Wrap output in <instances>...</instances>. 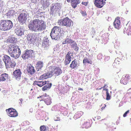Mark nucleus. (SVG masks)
Here are the masks:
<instances>
[{
    "mask_svg": "<svg viewBox=\"0 0 131 131\" xmlns=\"http://www.w3.org/2000/svg\"><path fill=\"white\" fill-rule=\"evenodd\" d=\"M44 21L38 19L34 20L28 25L29 29L35 32L41 31L44 29Z\"/></svg>",
    "mask_w": 131,
    "mask_h": 131,
    "instance_id": "f257e3e1",
    "label": "nucleus"
},
{
    "mask_svg": "<svg viewBox=\"0 0 131 131\" xmlns=\"http://www.w3.org/2000/svg\"><path fill=\"white\" fill-rule=\"evenodd\" d=\"M7 50L9 55L15 59L18 58L21 54V51L19 47L15 44H10L8 46Z\"/></svg>",
    "mask_w": 131,
    "mask_h": 131,
    "instance_id": "f03ea898",
    "label": "nucleus"
},
{
    "mask_svg": "<svg viewBox=\"0 0 131 131\" xmlns=\"http://www.w3.org/2000/svg\"><path fill=\"white\" fill-rule=\"evenodd\" d=\"M45 73L41 75L40 77V79H45L51 77L54 73L57 76L60 75L62 73V70L59 68H56L53 71L52 69H49Z\"/></svg>",
    "mask_w": 131,
    "mask_h": 131,
    "instance_id": "7ed1b4c3",
    "label": "nucleus"
},
{
    "mask_svg": "<svg viewBox=\"0 0 131 131\" xmlns=\"http://www.w3.org/2000/svg\"><path fill=\"white\" fill-rule=\"evenodd\" d=\"M64 34L63 30H61L59 27L55 26L52 29L50 35L52 39L57 40L60 37L63 36Z\"/></svg>",
    "mask_w": 131,
    "mask_h": 131,
    "instance_id": "20e7f679",
    "label": "nucleus"
},
{
    "mask_svg": "<svg viewBox=\"0 0 131 131\" xmlns=\"http://www.w3.org/2000/svg\"><path fill=\"white\" fill-rule=\"evenodd\" d=\"M13 27L12 22L9 20L0 21V29L1 30L7 31L11 29Z\"/></svg>",
    "mask_w": 131,
    "mask_h": 131,
    "instance_id": "39448f33",
    "label": "nucleus"
},
{
    "mask_svg": "<svg viewBox=\"0 0 131 131\" xmlns=\"http://www.w3.org/2000/svg\"><path fill=\"white\" fill-rule=\"evenodd\" d=\"M3 60L4 62L6 68H14L16 65V63L13 60H11L10 57L7 55H4Z\"/></svg>",
    "mask_w": 131,
    "mask_h": 131,
    "instance_id": "423d86ee",
    "label": "nucleus"
},
{
    "mask_svg": "<svg viewBox=\"0 0 131 131\" xmlns=\"http://www.w3.org/2000/svg\"><path fill=\"white\" fill-rule=\"evenodd\" d=\"M72 22L70 19L67 17L59 20L58 24L60 26H66V27H69L70 26Z\"/></svg>",
    "mask_w": 131,
    "mask_h": 131,
    "instance_id": "0eeeda50",
    "label": "nucleus"
},
{
    "mask_svg": "<svg viewBox=\"0 0 131 131\" xmlns=\"http://www.w3.org/2000/svg\"><path fill=\"white\" fill-rule=\"evenodd\" d=\"M61 4L58 3L52 4L50 7V14H52L58 13L61 9Z\"/></svg>",
    "mask_w": 131,
    "mask_h": 131,
    "instance_id": "6e6552de",
    "label": "nucleus"
},
{
    "mask_svg": "<svg viewBox=\"0 0 131 131\" xmlns=\"http://www.w3.org/2000/svg\"><path fill=\"white\" fill-rule=\"evenodd\" d=\"M28 17L27 13L24 12L20 13L18 17V21L22 24L25 23Z\"/></svg>",
    "mask_w": 131,
    "mask_h": 131,
    "instance_id": "1a4fd4ad",
    "label": "nucleus"
},
{
    "mask_svg": "<svg viewBox=\"0 0 131 131\" xmlns=\"http://www.w3.org/2000/svg\"><path fill=\"white\" fill-rule=\"evenodd\" d=\"M37 35L36 34H28L27 37V40L28 44H34L35 42Z\"/></svg>",
    "mask_w": 131,
    "mask_h": 131,
    "instance_id": "9d476101",
    "label": "nucleus"
},
{
    "mask_svg": "<svg viewBox=\"0 0 131 131\" xmlns=\"http://www.w3.org/2000/svg\"><path fill=\"white\" fill-rule=\"evenodd\" d=\"M33 51L31 50H27L22 54L21 57L24 59L31 58L33 54Z\"/></svg>",
    "mask_w": 131,
    "mask_h": 131,
    "instance_id": "9b49d317",
    "label": "nucleus"
},
{
    "mask_svg": "<svg viewBox=\"0 0 131 131\" xmlns=\"http://www.w3.org/2000/svg\"><path fill=\"white\" fill-rule=\"evenodd\" d=\"M7 115L11 117H15L18 116V113L16 110L12 108L6 110Z\"/></svg>",
    "mask_w": 131,
    "mask_h": 131,
    "instance_id": "f8f14e48",
    "label": "nucleus"
},
{
    "mask_svg": "<svg viewBox=\"0 0 131 131\" xmlns=\"http://www.w3.org/2000/svg\"><path fill=\"white\" fill-rule=\"evenodd\" d=\"M13 78L16 80L19 81L21 78V72L20 69L15 70L13 73Z\"/></svg>",
    "mask_w": 131,
    "mask_h": 131,
    "instance_id": "ddd939ff",
    "label": "nucleus"
},
{
    "mask_svg": "<svg viewBox=\"0 0 131 131\" xmlns=\"http://www.w3.org/2000/svg\"><path fill=\"white\" fill-rule=\"evenodd\" d=\"M25 72L26 73L28 74V75H32L35 72V70L34 69V68L32 65L30 64H28L26 70L25 71Z\"/></svg>",
    "mask_w": 131,
    "mask_h": 131,
    "instance_id": "4468645a",
    "label": "nucleus"
},
{
    "mask_svg": "<svg viewBox=\"0 0 131 131\" xmlns=\"http://www.w3.org/2000/svg\"><path fill=\"white\" fill-rule=\"evenodd\" d=\"M73 53L68 52L65 57L64 61V64L65 65L69 64L71 61V59L73 56Z\"/></svg>",
    "mask_w": 131,
    "mask_h": 131,
    "instance_id": "2eb2a0df",
    "label": "nucleus"
},
{
    "mask_svg": "<svg viewBox=\"0 0 131 131\" xmlns=\"http://www.w3.org/2000/svg\"><path fill=\"white\" fill-rule=\"evenodd\" d=\"M42 100L44 101L45 103L47 105H50L51 103V99L49 95L45 93L43 95L40 96Z\"/></svg>",
    "mask_w": 131,
    "mask_h": 131,
    "instance_id": "dca6fc26",
    "label": "nucleus"
},
{
    "mask_svg": "<svg viewBox=\"0 0 131 131\" xmlns=\"http://www.w3.org/2000/svg\"><path fill=\"white\" fill-rule=\"evenodd\" d=\"M130 76L128 75H123L121 80L120 82L121 84L126 85L129 82Z\"/></svg>",
    "mask_w": 131,
    "mask_h": 131,
    "instance_id": "f3484780",
    "label": "nucleus"
},
{
    "mask_svg": "<svg viewBox=\"0 0 131 131\" xmlns=\"http://www.w3.org/2000/svg\"><path fill=\"white\" fill-rule=\"evenodd\" d=\"M43 63L41 61H38L37 63L36 64V67L38 73H41V68L43 67Z\"/></svg>",
    "mask_w": 131,
    "mask_h": 131,
    "instance_id": "a211bd4d",
    "label": "nucleus"
},
{
    "mask_svg": "<svg viewBox=\"0 0 131 131\" xmlns=\"http://www.w3.org/2000/svg\"><path fill=\"white\" fill-rule=\"evenodd\" d=\"M25 31V29L21 27L19 28H17L16 29L15 33L18 36H21L24 35Z\"/></svg>",
    "mask_w": 131,
    "mask_h": 131,
    "instance_id": "6ab92c4d",
    "label": "nucleus"
},
{
    "mask_svg": "<svg viewBox=\"0 0 131 131\" xmlns=\"http://www.w3.org/2000/svg\"><path fill=\"white\" fill-rule=\"evenodd\" d=\"M105 3V2H103V0H95L94 2L95 5L99 8H102Z\"/></svg>",
    "mask_w": 131,
    "mask_h": 131,
    "instance_id": "aec40b11",
    "label": "nucleus"
},
{
    "mask_svg": "<svg viewBox=\"0 0 131 131\" xmlns=\"http://www.w3.org/2000/svg\"><path fill=\"white\" fill-rule=\"evenodd\" d=\"M121 25V22L120 18L117 17L116 18L113 23V25L116 28L118 29L120 27Z\"/></svg>",
    "mask_w": 131,
    "mask_h": 131,
    "instance_id": "412c9836",
    "label": "nucleus"
},
{
    "mask_svg": "<svg viewBox=\"0 0 131 131\" xmlns=\"http://www.w3.org/2000/svg\"><path fill=\"white\" fill-rule=\"evenodd\" d=\"M0 79L1 81H4L6 80L8 81L10 80L9 77H8V74L4 73L1 75L0 77Z\"/></svg>",
    "mask_w": 131,
    "mask_h": 131,
    "instance_id": "4be33fe9",
    "label": "nucleus"
},
{
    "mask_svg": "<svg viewBox=\"0 0 131 131\" xmlns=\"http://www.w3.org/2000/svg\"><path fill=\"white\" fill-rule=\"evenodd\" d=\"M46 83V81H35L33 83V85H37L38 86L41 87L43 85H45Z\"/></svg>",
    "mask_w": 131,
    "mask_h": 131,
    "instance_id": "5701e85b",
    "label": "nucleus"
},
{
    "mask_svg": "<svg viewBox=\"0 0 131 131\" xmlns=\"http://www.w3.org/2000/svg\"><path fill=\"white\" fill-rule=\"evenodd\" d=\"M77 66V61L76 60L74 59L72 62L70 64V67L72 69H75V68H76Z\"/></svg>",
    "mask_w": 131,
    "mask_h": 131,
    "instance_id": "b1692460",
    "label": "nucleus"
},
{
    "mask_svg": "<svg viewBox=\"0 0 131 131\" xmlns=\"http://www.w3.org/2000/svg\"><path fill=\"white\" fill-rule=\"evenodd\" d=\"M71 5L72 7L75 8L77 7V5L80 3L79 0H71Z\"/></svg>",
    "mask_w": 131,
    "mask_h": 131,
    "instance_id": "393cba45",
    "label": "nucleus"
},
{
    "mask_svg": "<svg viewBox=\"0 0 131 131\" xmlns=\"http://www.w3.org/2000/svg\"><path fill=\"white\" fill-rule=\"evenodd\" d=\"M91 126L90 123V121L88 120L86 122H85L82 126V128H88Z\"/></svg>",
    "mask_w": 131,
    "mask_h": 131,
    "instance_id": "a878e982",
    "label": "nucleus"
},
{
    "mask_svg": "<svg viewBox=\"0 0 131 131\" xmlns=\"http://www.w3.org/2000/svg\"><path fill=\"white\" fill-rule=\"evenodd\" d=\"M73 41L69 38V37H67V38L65 39L64 41L62 42L63 44H64L66 43L71 44L73 43Z\"/></svg>",
    "mask_w": 131,
    "mask_h": 131,
    "instance_id": "bb28decb",
    "label": "nucleus"
},
{
    "mask_svg": "<svg viewBox=\"0 0 131 131\" xmlns=\"http://www.w3.org/2000/svg\"><path fill=\"white\" fill-rule=\"evenodd\" d=\"M83 113L82 111H80L77 112L74 115L73 118L76 119L78 118H80L82 115H83Z\"/></svg>",
    "mask_w": 131,
    "mask_h": 131,
    "instance_id": "cd10ccee",
    "label": "nucleus"
},
{
    "mask_svg": "<svg viewBox=\"0 0 131 131\" xmlns=\"http://www.w3.org/2000/svg\"><path fill=\"white\" fill-rule=\"evenodd\" d=\"M92 61L90 59H89L87 57H84L83 60V63L84 64H85L86 63L91 64L92 63Z\"/></svg>",
    "mask_w": 131,
    "mask_h": 131,
    "instance_id": "c85d7f7f",
    "label": "nucleus"
},
{
    "mask_svg": "<svg viewBox=\"0 0 131 131\" xmlns=\"http://www.w3.org/2000/svg\"><path fill=\"white\" fill-rule=\"evenodd\" d=\"M15 11L13 10H9L6 14V15L9 17H10L14 14Z\"/></svg>",
    "mask_w": 131,
    "mask_h": 131,
    "instance_id": "c756f323",
    "label": "nucleus"
},
{
    "mask_svg": "<svg viewBox=\"0 0 131 131\" xmlns=\"http://www.w3.org/2000/svg\"><path fill=\"white\" fill-rule=\"evenodd\" d=\"M17 40V39L13 37L9 38L8 39V41L9 42L14 43H16Z\"/></svg>",
    "mask_w": 131,
    "mask_h": 131,
    "instance_id": "7c9ffc66",
    "label": "nucleus"
},
{
    "mask_svg": "<svg viewBox=\"0 0 131 131\" xmlns=\"http://www.w3.org/2000/svg\"><path fill=\"white\" fill-rule=\"evenodd\" d=\"M72 47L73 48L74 50L76 51H78L79 50V47L76 43H74L72 45Z\"/></svg>",
    "mask_w": 131,
    "mask_h": 131,
    "instance_id": "2f4dec72",
    "label": "nucleus"
},
{
    "mask_svg": "<svg viewBox=\"0 0 131 131\" xmlns=\"http://www.w3.org/2000/svg\"><path fill=\"white\" fill-rule=\"evenodd\" d=\"M121 61V60L118 58H117L115 59V60L114 61V62L113 63V64L115 65V64H116L118 65L119 64V63Z\"/></svg>",
    "mask_w": 131,
    "mask_h": 131,
    "instance_id": "473e14b6",
    "label": "nucleus"
},
{
    "mask_svg": "<svg viewBox=\"0 0 131 131\" xmlns=\"http://www.w3.org/2000/svg\"><path fill=\"white\" fill-rule=\"evenodd\" d=\"M41 131H48L47 129H46V127L44 126H42L40 127Z\"/></svg>",
    "mask_w": 131,
    "mask_h": 131,
    "instance_id": "72a5a7b5",
    "label": "nucleus"
},
{
    "mask_svg": "<svg viewBox=\"0 0 131 131\" xmlns=\"http://www.w3.org/2000/svg\"><path fill=\"white\" fill-rule=\"evenodd\" d=\"M42 45L43 48L46 49H47L48 48L49 44L42 43Z\"/></svg>",
    "mask_w": 131,
    "mask_h": 131,
    "instance_id": "f704fd0d",
    "label": "nucleus"
},
{
    "mask_svg": "<svg viewBox=\"0 0 131 131\" xmlns=\"http://www.w3.org/2000/svg\"><path fill=\"white\" fill-rule=\"evenodd\" d=\"M46 84H47V85H45V86H46L48 89H49L51 86L52 84L51 83H49V82L46 81Z\"/></svg>",
    "mask_w": 131,
    "mask_h": 131,
    "instance_id": "c9c22d12",
    "label": "nucleus"
},
{
    "mask_svg": "<svg viewBox=\"0 0 131 131\" xmlns=\"http://www.w3.org/2000/svg\"><path fill=\"white\" fill-rule=\"evenodd\" d=\"M106 100H110L111 96L108 93V91H106Z\"/></svg>",
    "mask_w": 131,
    "mask_h": 131,
    "instance_id": "e433bc0d",
    "label": "nucleus"
},
{
    "mask_svg": "<svg viewBox=\"0 0 131 131\" xmlns=\"http://www.w3.org/2000/svg\"><path fill=\"white\" fill-rule=\"evenodd\" d=\"M54 50L55 51H57V52H59L60 50L59 46H56V47L54 48Z\"/></svg>",
    "mask_w": 131,
    "mask_h": 131,
    "instance_id": "4c0bfd02",
    "label": "nucleus"
},
{
    "mask_svg": "<svg viewBox=\"0 0 131 131\" xmlns=\"http://www.w3.org/2000/svg\"><path fill=\"white\" fill-rule=\"evenodd\" d=\"M42 41L45 42V41L46 42H49V40L48 39V38L47 37H44Z\"/></svg>",
    "mask_w": 131,
    "mask_h": 131,
    "instance_id": "58836bf2",
    "label": "nucleus"
},
{
    "mask_svg": "<svg viewBox=\"0 0 131 131\" xmlns=\"http://www.w3.org/2000/svg\"><path fill=\"white\" fill-rule=\"evenodd\" d=\"M129 112V110L127 111L123 114V116L124 117H126L127 116V114Z\"/></svg>",
    "mask_w": 131,
    "mask_h": 131,
    "instance_id": "ea45409f",
    "label": "nucleus"
},
{
    "mask_svg": "<svg viewBox=\"0 0 131 131\" xmlns=\"http://www.w3.org/2000/svg\"><path fill=\"white\" fill-rule=\"evenodd\" d=\"M81 13L82 16H83L85 17L86 15V12L82 11L81 12Z\"/></svg>",
    "mask_w": 131,
    "mask_h": 131,
    "instance_id": "a19ab883",
    "label": "nucleus"
},
{
    "mask_svg": "<svg viewBox=\"0 0 131 131\" xmlns=\"http://www.w3.org/2000/svg\"><path fill=\"white\" fill-rule=\"evenodd\" d=\"M54 120L55 121H58L60 120V118L57 117H55L54 118Z\"/></svg>",
    "mask_w": 131,
    "mask_h": 131,
    "instance_id": "79ce46f5",
    "label": "nucleus"
},
{
    "mask_svg": "<svg viewBox=\"0 0 131 131\" xmlns=\"http://www.w3.org/2000/svg\"><path fill=\"white\" fill-rule=\"evenodd\" d=\"M97 58L98 59H102V54H99L97 56Z\"/></svg>",
    "mask_w": 131,
    "mask_h": 131,
    "instance_id": "37998d69",
    "label": "nucleus"
},
{
    "mask_svg": "<svg viewBox=\"0 0 131 131\" xmlns=\"http://www.w3.org/2000/svg\"><path fill=\"white\" fill-rule=\"evenodd\" d=\"M48 89L47 88L46 86L45 85L42 88V90L43 91H44Z\"/></svg>",
    "mask_w": 131,
    "mask_h": 131,
    "instance_id": "c03bdc74",
    "label": "nucleus"
},
{
    "mask_svg": "<svg viewBox=\"0 0 131 131\" xmlns=\"http://www.w3.org/2000/svg\"><path fill=\"white\" fill-rule=\"evenodd\" d=\"M48 89L47 88L46 86L45 85L42 88V90L43 91H44Z\"/></svg>",
    "mask_w": 131,
    "mask_h": 131,
    "instance_id": "a18cd8bd",
    "label": "nucleus"
},
{
    "mask_svg": "<svg viewBox=\"0 0 131 131\" xmlns=\"http://www.w3.org/2000/svg\"><path fill=\"white\" fill-rule=\"evenodd\" d=\"M103 90H106V91H108V89H107L106 88V86L105 85L103 87Z\"/></svg>",
    "mask_w": 131,
    "mask_h": 131,
    "instance_id": "49530a36",
    "label": "nucleus"
},
{
    "mask_svg": "<svg viewBox=\"0 0 131 131\" xmlns=\"http://www.w3.org/2000/svg\"><path fill=\"white\" fill-rule=\"evenodd\" d=\"M110 58V57L109 56H107L105 57V60L106 61L108 60Z\"/></svg>",
    "mask_w": 131,
    "mask_h": 131,
    "instance_id": "de8ad7c7",
    "label": "nucleus"
},
{
    "mask_svg": "<svg viewBox=\"0 0 131 131\" xmlns=\"http://www.w3.org/2000/svg\"><path fill=\"white\" fill-rule=\"evenodd\" d=\"M82 4L85 6L87 5L88 3L86 2H82Z\"/></svg>",
    "mask_w": 131,
    "mask_h": 131,
    "instance_id": "09e8293b",
    "label": "nucleus"
},
{
    "mask_svg": "<svg viewBox=\"0 0 131 131\" xmlns=\"http://www.w3.org/2000/svg\"><path fill=\"white\" fill-rule=\"evenodd\" d=\"M48 128H50V129H52L53 128V127L51 126V125H49Z\"/></svg>",
    "mask_w": 131,
    "mask_h": 131,
    "instance_id": "8fccbe9b",
    "label": "nucleus"
},
{
    "mask_svg": "<svg viewBox=\"0 0 131 131\" xmlns=\"http://www.w3.org/2000/svg\"><path fill=\"white\" fill-rule=\"evenodd\" d=\"M95 118H96L97 120H99L101 119V117L100 116H97L95 117Z\"/></svg>",
    "mask_w": 131,
    "mask_h": 131,
    "instance_id": "3c124183",
    "label": "nucleus"
},
{
    "mask_svg": "<svg viewBox=\"0 0 131 131\" xmlns=\"http://www.w3.org/2000/svg\"><path fill=\"white\" fill-rule=\"evenodd\" d=\"M3 4L2 2L0 1V7H2V6H3Z\"/></svg>",
    "mask_w": 131,
    "mask_h": 131,
    "instance_id": "603ef678",
    "label": "nucleus"
},
{
    "mask_svg": "<svg viewBox=\"0 0 131 131\" xmlns=\"http://www.w3.org/2000/svg\"><path fill=\"white\" fill-rule=\"evenodd\" d=\"M49 42H46L45 41H45H42V43L49 44Z\"/></svg>",
    "mask_w": 131,
    "mask_h": 131,
    "instance_id": "864d4df0",
    "label": "nucleus"
},
{
    "mask_svg": "<svg viewBox=\"0 0 131 131\" xmlns=\"http://www.w3.org/2000/svg\"><path fill=\"white\" fill-rule=\"evenodd\" d=\"M20 101L21 102V103L22 104V102L23 101V100L22 99H19Z\"/></svg>",
    "mask_w": 131,
    "mask_h": 131,
    "instance_id": "5fc2aeb1",
    "label": "nucleus"
},
{
    "mask_svg": "<svg viewBox=\"0 0 131 131\" xmlns=\"http://www.w3.org/2000/svg\"><path fill=\"white\" fill-rule=\"evenodd\" d=\"M49 5H50V4H49V3L48 2V3H47V5H46V7H48L49 6Z\"/></svg>",
    "mask_w": 131,
    "mask_h": 131,
    "instance_id": "6e6d98bb",
    "label": "nucleus"
},
{
    "mask_svg": "<svg viewBox=\"0 0 131 131\" xmlns=\"http://www.w3.org/2000/svg\"><path fill=\"white\" fill-rule=\"evenodd\" d=\"M83 90V89L81 88H80L78 89L79 90Z\"/></svg>",
    "mask_w": 131,
    "mask_h": 131,
    "instance_id": "4d7b16f0",
    "label": "nucleus"
},
{
    "mask_svg": "<svg viewBox=\"0 0 131 131\" xmlns=\"http://www.w3.org/2000/svg\"><path fill=\"white\" fill-rule=\"evenodd\" d=\"M71 0H67V1L68 2H70Z\"/></svg>",
    "mask_w": 131,
    "mask_h": 131,
    "instance_id": "13d9d810",
    "label": "nucleus"
},
{
    "mask_svg": "<svg viewBox=\"0 0 131 131\" xmlns=\"http://www.w3.org/2000/svg\"><path fill=\"white\" fill-rule=\"evenodd\" d=\"M104 107H102V108L101 109H102V110H103L104 109Z\"/></svg>",
    "mask_w": 131,
    "mask_h": 131,
    "instance_id": "bf43d9fd",
    "label": "nucleus"
},
{
    "mask_svg": "<svg viewBox=\"0 0 131 131\" xmlns=\"http://www.w3.org/2000/svg\"><path fill=\"white\" fill-rule=\"evenodd\" d=\"M51 63V61H50V62H49L48 63V64H50Z\"/></svg>",
    "mask_w": 131,
    "mask_h": 131,
    "instance_id": "052dcab7",
    "label": "nucleus"
},
{
    "mask_svg": "<svg viewBox=\"0 0 131 131\" xmlns=\"http://www.w3.org/2000/svg\"><path fill=\"white\" fill-rule=\"evenodd\" d=\"M102 87H101V88H100V89H100V90H101V89H102Z\"/></svg>",
    "mask_w": 131,
    "mask_h": 131,
    "instance_id": "680f3d73",
    "label": "nucleus"
},
{
    "mask_svg": "<svg viewBox=\"0 0 131 131\" xmlns=\"http://www.w3.org/2000/svg\"><path fill=\"white\" fill-rule=\"evenodd\" d=\"M54 61H52L51 62L52 63H53V62Z\"/></svg>",
    "mask_w": 131,
    "mask_h": 131,
    "instance_id": "e2e57ef3",
    "label": "nucleus"
},
{
    "mask_svg": "<svg viewBox=\"0 0 131 131\" xmlns=\"http://www.w3.org/2000/svg\"><path fill=\"white\" fill-rule=\"evenodd\" d=\"M26 122L27 123V122H28V121H26Z\"/></svg>",
    "mask_w": 131,
    "mask_h": 131,
    "instance_id": "0e129e2a",
    "label": "nucleus"
},
{
    "mask_svg": "<svg viewBox=\"0 0 131 131\" xmlns=\"http://www.w3.org/2000/svg\"><path fill=\"white\" fill-rule=\"evenodd\" d=\"M119 53H120L121 54V52H119Z\"/></svg>",
    "mask_w": 131,
    "mask_h": 131,
    "instance_id": "69168bd1",
    "label": "nucleus"
},
{
    "mask_svg": "<svg viewBox=\"0 0 131 131\" xmlns=\"http://www.w3.org/2000/svg\"><path fill=\"white\" fill-rule=\"evenodd\" d=\"M32 90V89H31V90Z\"/></svg>",
    "mask_w": 131,
    "mask_h": 131,
    "instance_id": "338daca9",
    "label": "nucleus"
},
{
    "mask_svg": "<svg viewBox=\"0 0 131 131\" xmlns=\"http://www.w3.org/2000/svg\"><path fill=\"white\" fill-rule=\"evenodd\" d=\"M105 105V106H106V105Z\"/></svg>",
    "mask_w": 131,
    "mask_h": 131,
    "instance_id": "774afa93",
    "label": "nucleus"
}]
</instances>
